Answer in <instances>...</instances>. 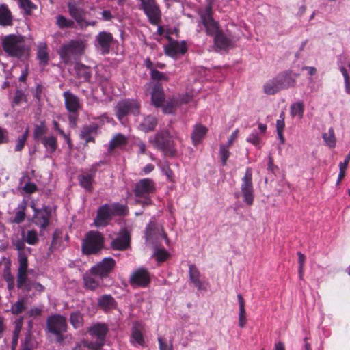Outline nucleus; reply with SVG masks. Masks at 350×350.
Here are the masks:
<instances>
[{
    "mask_svg": "<svg viewBox=\"0 0 350 350\" xmlns=\"http://www.w3.org/2000/svg\"><path fill=\"white\" fill-rule=\"evenodd\" d=\"M19 208L21 209L16 213L14 219V222L18 224L23 221L25 219V209L26 208V202L25 200L19 205Z\"/></svg>",
    "mask_w": 350,
    "mask_h": 350,
    "instance_id": "nucleus-46",
    "label": "nucleus"
},
{
    "mask_svg": "<svg viewBox=\"0 0 350 350\" xmlns=\"http://www.w3.org/2000/svg\"><path fill=\"white\" fill-rule=\"evenodd\" d=\"M54 129L65 139L67 143L70 144V139L68 135L59 128V124L56 121H53Z\"/></svg>",
    "mask_w": 350,
    "mask_h": 350,
    "instance_id": "nucleus-61",
    "label": "nucleus"
},
{
    "mask_svg": "<svg viewBox=\"0 0 350 350\" xmlns=\"http://www.w3.org/2000/svg\"><path fill=\"white\" fill-rule=\"evenodd\" d=\"M107 330L105 324L97 323L90 327L88 331L91 336L96 338V341L95 342L85 341L84 347L89 350H100L104 344Z\"/></svg>",
    "mask_w": 350,
    "mask_h": 350,
    "instance_id": "nucleus-7",
    "label": "nucleus"
},
{
    "mask_svg": "<svg viewBox=\"0 0 350 350\" xmlns=\"http://www.w3.org/2000/svg\"><path fill=\"white\" fill-rule=\"evenodd\" d=\"M102 279L103 278L98 276V275H94L90 272L83 277L85 287L90 290H94L99 286Z\"/></svg>",
    "mask_w": 350,
    "mask_h": 350,
    "instance_id": "nucleus-25",
    "label": "nucleus"
},
{
    "mask_svg": "<svg viewBox=\"0 0 350 350\" xmlns=\"http://www.w3.org/2000/svg\"><path fill=\"white\" fill-rule=\"evenodd\" d=\"M12 23V17L8 8L2 4L0 5V25L3 26L11 25Z\"/></svg>",
    "mask_w": 350,
    "mask_h": 350,
    "instance_id": "nucleus-28",
    "label": "nucleus"
},
{
    "mask_svg": "<svg viewBox=\"0 0 350 350\" xmlns=\"http://www.w3.org/2000/svg\"><path fill=\"white\" fill-rule=\"evenodd\" d=\"M77 77L84 81H88L91 77V69L83 64H77L75 67Z\"/></svg>",
    "mask_w": 350,
    "mask_h": 350,
    "instance_id": "nucleus-34",
    "label": "nucleus"
},
{
    "mask_svg": "<svg viewBox=\"0 0 350 350\" xmlns=\"http://www.w3.org/2000/svg\"><path fill=\"white\" fill-rule=\"evenodd\" d=\"M187 51V46L185 42H170L165 46V53L172 57H175L178 55H183Z\"/></svg>",
    "mask_w": 350,
    "mask_h": 350,
    "instance_id": "nucleus-20",
    "label": "nucleus"
},
{
    "mask_svg": "<svg viewBox=\"0 0 350 350\" xmlns=\"http://www.w3.org/2000/svg\"><path fill=\"white\" fill-rule=\"evenodd\" d=\"M304 105L301 101L293 103L290 107V114L292 118L297 117L301 119L304 117Z\"/></svg>",
    "mask_w": 350,
    "mask_h": 350,
    "instance_id": "nucleus-32",
    "label": "nucleus"
},
{
    "mask_svg": "<svg viewBox=\"0 0 350 350\" xmlns=\"http://www.w3.org/2000/svg\"><path fill=\"white\" fill-rule=\"evenodd\" d=\"M282 90L276 77L268 80L263 85L264 93L267 95H273Z\"/></svg>",
    "mask_w": 350,
    "mask_h": 350,
    "instance_id": "nucleus-26",
    "label": "nucleus"
},
{
    "mask_svg": "<svg viewBox=\"0 0 350 350\" xmlns=\"http://www.w3.org/2000/svg\"><path fill=\"white\" fill-rule=\"evenodd\" d=\"M150 77L153 80L157 81H167L168 77L166 74L159 72L157 70L154 69L150 72Z\"/></svg>",
    "mask_w": 350,
    "mask_h": 350,
    "instance_id": "nucleus-54",
    "label": "nucleus"
},
{
    "mask_svg": "<svg viewBox=\"0 0 350 350\" xmlns=\"http://www.w3.org/2000/svg\"><path fill=\"white\" fill-rule=\"evenodd\" d=\"M239 312V326L244 327L247 323L246 314L245 310V301L243 297L241 295H237Z\"/></svg>",
    "mask_w": 350,
    "mask_h": 350,
    "instance_id": "nucleus-31",
    "label": "nucleus"
},
{
    "mask_svg": "<svg viewBox=\"0 0 350 350\" xmlns=\"http://www.w3.org/2000/svg\"><path fill=\"white\" fill-rule=\"evenodd\" d=\"M154 256L156 258L157 261L161 262L169 257V253L164 249H157L154 251Z\"/></svg>",
    "mask_w": 350,
    "mask_h": 350,
    "instance_id": "nucleus-49",
    "label": "nucleus"
},
{
    "mask_svg": "<svg viewBox=\"0 0 350 350\" xmlns=\"http://www.w3.org/2000/svg\"><path fill=\"white\" fill-rule=\"evenodd\" d=\"M46 324L49 331L57 336V341L62 342V333L67 329L66 319L59 314L52 315L48 318Z\"/></svg>",
    "mask_w": 350,
    "mask_h": 350,
    "instance_id": "nucleus-8",
    "label": "nucleus"
},
{
    "mask_svg": "<svg viewBox=\"0 0 350 350\" xmlns=\"http://www.w3.org/2000/svg\"><path fill=\"white\" fill-rule=\"evenodd\" d=\"M145 14L152 23H156L159 19L160 12L154 0H147L141 5Z\"/></svg>",
    "mask_w": 350,
    "mask_h": 350,
    "instance_id": "nucleus-15",
    "label": "nucleus"
},
{
    "mask_svg": "<svg viewBox=\"0 0 350 350\" xmlns=\"http://www.w3.org/2000/svg\"><path fill=\"white\" fill-rule=\"evenodd\" d=\"M323 138L328 146L334 148L336 146L335 134L332 128H329L327 132L323 133Z\"/></svg>",
    "mask_w": 350,
    "mask_h": 350,
    "instance_id": "nucleus-41",
    "label": "nucleus"
},
{
    "mask_svg": "<svg viewBox=\"0 0 350 350\" xmlns=\"http://www.w3.org/2000/svg\"><path fill=\"white\" fill-rule=\"evenodd\" d=\"M189 273L191 282L193 283L198 289L204 288L202 282L200 280V272L195 265H189Z\"/></svg>",
    "mask_w": 350,
    "mask_h": 350,
    "instance_id": "nucleus-30",
    "label": "nucleus"
},
{
    "mask_svg": "<svg viewBox=\"0 0 350 350\" xmlns=\"http://www.w3.org/2000/svg\"><path fill=\"white\" fill-rule=\"evenodd\" d=\"M98 305L104 310L112 308L114 306L115 301L109 295H105L98 299Z\"/></svg>",
    "mask_w": 350,
    "mask_h": 350,
    "instance_id": "nucleus-38",
    "label": "nucleus"
},
{
    "mask_svg": "<svg viewBox=\"0 0 350 350\" xmlns=\"http://www.w3.org/2000/svg\"><path fill=\"white\" fill-rule=\"evenodd\" d=\"M63 96L66 109L70 113H75L80 108L79 98L68 91L64 92Z\"/></svg>",
    "mask_w": 350,
    "mask_h": 350,
    "instance_id": "nucleus-21",
    "label": "nucleus"
},
{
    "mask_svg": "<svg viewBox=\"0 0 350 350\" xmlns=\"http://www.w3.org/2000/svg\"><path fill=\"white\" fill-rule=\"evenodd\" d=\"M151 100L152 104L158 107L163 104L164 94L162 88L159 84L154 85L151 92Z\"/></svg>",
    "mask_w": 350,
    "mask_h": 350,
    "instance_id": "nucleus-24",
    "label": "nucleus"
},
{
    "mask_svg": "<svg viewBox=\"0 0 350 350\" xmlns=\"http://www.w3.org/2000/svg\"><path fill=\"white\" fill-rule=\"evenodd\" d=\"M157 123V119L152 116L145 117L143 121L139 124L138 128L145 132L152 131L156 126Z\"/></svg>",
    "mask_w": 350,
    "mask_h": 350,
    "instance_id": "nucleus-27",
    "label": "nucleus"
},
{
    "mask_svg": "<svg viewBox=\"0 0 350 350\" xmlns=\"http://www.w3.org/2000/svg\"><path fill=\"white\" fill-rule=\"evenodd\" d=\"M27 271H18L17 275V286L18 288H23L27 282Z\"/></svg>",
    "mask_w": 350,
    "mask_h": 350,
    "instance_id": "nucleus-53",
    "label": "nucleus"
},
{
    "mask_svg": "<svg viewBox=\"0 0 350 350\" xmlns=\"http://www.w3.org/2000/svg\"><path fill=\"white\" fill-rule=\"evenodd\" d=\"M42 314V309L39 308H33L29 310L27 312V314L29 317H37L40 316Z\"/></svg>",
    "mask_w": 350,
    "mask_h": 350,
    "instance_id": "nucleus-63",
    "label": "nucleus"
},
{
    "mask_svg": "<svg viewBox=\"0 0 350 350\" xmlns=\"http://www.w3.org/2000/svg\"><path fill=\"white\" fill-rule=\"evenodd\" d=\"M115 260L110 257L105 258L101 262L91 268V273L98 275L100 278H105L112 271L115 267Z\"/></svg>",
    "mask_w": 350,
    "mask_h": 350,
    "instance_id": "nucleus-14",
    "label": "nucleus"
},
{
    "mask_svg": "<svg viewBox=\"0 0 350 350\" xmlns=\"http://www.w3.org/2000/svg\"><path fill=\"white\" fill-rule=\"evenodd\" d=\"M113 41V38L111 33L101 31L96 36L94 45L102 55H105L109 53Z\"/></svg>",
    "mask_w": 350,
    "mask_h": 350,
    "instance_id": "nucleus-12",
    "label": "nucleus"
},
{
    "mask_svg": "<svg viewBox=\"0 0 350 350\" xmlns=\"http://www.w3.org/2000/svg\"><path fill=\"white\" fill-rule=\"evenodd\" d=\"M247 142L254 145L256 148H260V137L256 131L252 132L247 138Z\"/></svg>",
    "mask_w": 350,
    "mask_h": 350,
    "instance_id": "nucleus-47",
    "label": "nucleus"
},
{
    "mask_svg": "<svg viewBox=\"0 0 350 350\" xmlns=\"http://www.w3.org/2000/svg\"><path fill=\"white\" fill-rule=\"evenodd\" d=\"M46 132V127L43 124L41 123L39 125H36L34 129V137L36 139H38L42 137V136Z\"/></svg>",
    "mask_w": 350,
    "mask_h": 350,
    "instance_id": "nucleus-55",
    "label": "nucleus"
},
{
    "mask_svg": "<svg viewBox=\"0 0 350 350\" xmlns=\"http://www.w3.org/2000/svg\"><path fill=\"white\" fill-rule=\"evenodd\" d=\"M139 103L135 100H124L119 102L116 106V115L122 121L124 116L131 113L137 116L139 113Z\"/></svg>",
    "mask_w": 350,
    "mask_h": 350,
    "instance_id": "nucleus-9",
    "label": "nucleus"
},
{
    "mask_svg": "<svg viewBox=\"0 0 350 350\" xmlns=\"http://www.w3.org/2000/svg\"><path fill=\"white\" fill-rule=\"evenodd\" d=\"M25 302L23 299L18 300L12 305L11 312L14 314H18L25 310Z\"/></svg>",
    "mask_w": 350,
    "mask_h": 350,
    "instance_id": "nucleus-48",
    "label": "nucleus"
},
{
    "mask_svg": "<svg viewBox=\"0 0 350 350\" xmlns=\"http://www.w3.org/2000/svg\"><path fill=\"white\" fill-rule=\"evenodd\" d=\"M68 10L70 16L76 21L78 25L85 24L84 22L85 12L77 3L73 1H68Z\"/></svg>",
    "mask_w": 350,
    "mask_h": 350,
    "instance_id": "nucleus-18",
    "label": "nucleus"
},
{
    "mask_svg": "<svg viewBox=\"0 0 350 350\" xmlns=\"http://www.w3.org/2000/svg\"><path fill=\"white\" fill-rule=\"evenodd\" d=\"M36 189H37V187L36 185L33 183H31V182H28L23 187V190L26 193H32L33 192H35L36 191Z\"/></svg>",
    "mask_w": 350,
    "mask_h": 350,
    "instance_id": "nucleus-59",
    "label": "nucleus"
},
{
    "mask_svg": "<svg viewBox=\"0 0 350 350\" xmlns=\"http://www.w3.org/2000/svg\"><path fill=\"white\" fill-rule=\"evenodd\" d=\"M28 135V129H26L24 133L18 137L16 141V144L15 146V150L16 151H20L23 149L24 147L25 143L26 142L27 137Z\"/></svg>",
    "mask_w": 350,
    "mask_h": 350,
    "instance_id": "nucleus-51",
    "label": "nucleus"
},
{
    "mask_svg": "<svg viewBox=\"0 0 350 350\" xmlns=\"http://www.w3.org/2000/svg\"><path fill=\"white\" fill-rule=\"evenodd\" d=\"M128 139L126 136L121 133H118L113 136L110 141L109 148L113 149L114 148H122L126 145Z\"/></svg>",
    "mask_w": 350,
    "mask_h": 350,
    "instance_id": "nucleus-35",
    "label": "nucleus"
},
{
    "mask_svg": "<svg viewBox=\"0 0 350 350\" xmlns=\"http://www.w3.org/2000/svg\"><path fill=\"white\" fill-rule=\"evenodd\" d=\"M284 113L282 111L280 115V118L276 121V131H284Z\"/></svg>",
    "mask_w": 350,
    "mask_h": 350,
    "instance_id": "nucleus-58",
    "label": "nucleus"
},
{
    "mask_svg": "<svg viewBox=\"0 0 350 350\" xmlns=\"http://www.w3.org/2000/svg\"><path fill=\"white\" fill-rule=\"evenodd\" d=\"M22 328V319L18 321V322L16 323L15 326V329L13 333V338H12V348H14L18 343V339L19 333Z\"/></svg>",
    "mask_w": 350,
    "mask_h": 350,
    "instance_id": "nucleus-50",
    "label": "nucleus"
},
{
    "mask_svg": "<svg viewBox=\"0 0 350 350\" xmlns=\"http://www.w3.org/2000/svg\"><path fill=\"white\" fill-rule=\"evenodd\" d=\"M236 198H242L243 202L252 206L254 201V190L252 183V172L247 168L244 176L241 178L240 191L234 193Z\"/></svg>",
    "mask_w": 350,
    "mask_h": 350,
    "instance_id": "nucleus-3",
    "label": "nucleus"
},
{
    "mask_svg": "<svg viewBox=\"0 0 350 350\" xmlns=\"http://www.w3.org/2000/svg\"><path fill=\"white\" fill-rule=\"evenodd\" d=\"M104 238L96 231H90L85 237L82 243L83 252L85 254L96 253L103 247Z\"/></svg>",
    "mask_w": 350,
    "mask_h": 350,
    "instance_id": "nucleus-6",
    "label": "nucleus"
},
{
    "mask_svg": "<svg viewBox=\"0 0 350 350\" xmlns=\"http://www.w3.org/2000/svg\"><path fill=\"white\" fill-rule=\"evenodd\" d=\"M155 190L154 183L150 178H144L139 180L135 185V194L136 202L142 205H148L151 203L150 194Z\"/></svg>",
    "mask_w": 350,
    "mask_h": 350,
    "instance_id": "nucleus-5",
    "label": "nucleus"
},
{
    "mask_svg": "<svg viewBox=\"0 0 350 350\" xmlns=\"http://www.w3.org/2000/svg\"><path fill=\"white\" fill-rule=\"evenodd\" d=\"M144 326L141 322H135L133 325L131 335V342L134 345H139L143 347L145 343L144 338Z\"/></svg>",
    "mask_w": 350,
    "mask_h": 350,
    "instance_id": "nucleus-16",
    "label": "nucleus"
},
{
    "mask_svg": "<svg viewBox=\"0 0 350 350\" xmlns=\"http://www.w3.org/2000/svg\"><path fill=\"white\" fill-rule=\"evenodd\" d=\"M130 237L127 232L124 231L120 236L114 239L111 242L113 249L125 250L129 245Z\"/></svg>",
    "mask_w": 350,
    "mask_h": 350,
    "instance_id": "nucleus-23",
    "label": "nucleus"
},
{
    "mask_svg": "<svg viewBox=\"0 0 350 350\" xmlns=\"http://www.w3.org/2000/svg\"><path fill=\"white\" fill-rule=\"evenodd\" d=\"M96 132V127L94 126H84L81 133V137L88 143L94 141V135Z\"/></svg>",
    "mask_w": 350,
    "mask_h": 350,
    "instance_id": "nucleus-36",
    "label": "nucleus"
},
{
    "mask_svg": "<svg viewBox=\"0 0 350 350\" xmlns=\"http://www.w3.org/2000/svg\"><path fill=\"white\" fill-rule=\"evenodd\" d=\"M56 24L61 29L72 28L75 25V23L72 20L62 15H59L56 17Z\"/></svg>",
    "mask_w": 350,
    "mask_h": 350,
    "instance_id": "nucleus-40",
    "label": "nucleus"
},
{
    "mask_svg": "<svg viewBox=\"0 0 350 350\" xmlns=\"http://www.w3.org/2000/svg\"><path fill=\"white\" fill-rule=\"evenodd\" d=\"M37 57L41 65H46L49 61L47 45L44 42H40L38 46Z\"/></svg>",
    "mask_w": 350,
    "mask_h": 350,
    "instance_id": "nucleus-33",
    "label": "nucleus"
},
{
    "mask_svg": "<svg viewBox=\"0 0 350 350\" xmlns=\"http://www.w3.org/2000/svg\"><path fill=\"white\" fill-rule=\"evenodd\" d=\"M42 143L48 152L53 153L57 148V139L53 135L42 137Z\"/></svg>",
    "mask_w": 350,
    "mask_h": 350,
    "instance_id": "nucleus-37",
    "label": "nucleus"
},
{
    "mask_svg": "<svg viewBox=\"0 0 350 350\" xmlns=\"http://www.w3.org/2000/svg\"><path fill=\"white\" fill-rule=\"evenodd\" d=\"M207 131L206 128L201 124L196 125L191 134L193 144L196 146L198 144Z\"/></svg>",
    "mask_w": 350,
    "mask_h": 350,
    "instance_id": "nucleus-29",
    "label": "nucleus"
},
{
    "mask_svg": "<svg viewBox=\"0 0 350 350\" xmlns=\"http://www.w3.org/2000/svg\"><path fill=\"white\" fill-rule=\"evenodd\" d=\"M298 75H292L291 72H284L276 76V79L282 90L292 88L295 85Z\"/></svg>",
    "mask_w": 350,
    "mask_h": 350,
    "instance_id": "nucleus-22",
    "label": "nucleus"
},
{
    "mask_svg": "<svg viewBox=\"0 0 350 350\" xmlns=\"http://www.w3.org/2000/svg\"><path fill=\"white\" fill-rule=\"evenodd\" d=\"M21 8H22L26 14H30L31 11L36 8V5L31 0H18Z\"/></svg>",
    "mask_w": 350,
    "mask_h": 350,
    "instance_id": "nucleus-43",
    "label": "nucleus"
},
{
    "mask_svg": "<svg viewBox=\"0 0 350 350\" xmlns=\"http://www.w3.org/2000/svg\"><path fill=\"white\" fill-rule=\"evenodd\" d=\"M94 176L91 174H83L79 178V183L81 187L86 190L90 191L92 189V184Z\"/></svg>",
    "mask_w": 350,
    "mask_h": 350,
    "instance_id": "nucleus-42",
    "label": "nucleus"
},
{
    "mask_svg": "<svg viewBox=\"0 0 350 350\" xmlns=\"http://www.w3.org/2000/svg\"><path fill=\"white\" fill-rule=\"evenodd\" d=\"M4 51L10 56L19 57L25 52L23 37L19 35L10 34L2 40Z\"/></svg>",
    "mask_w": 350,
    "mask_h": 350,
    "instance_id": "nucleus-4",
    "label": "nucleus"
},
{
    "mask_svg": "<svg viewBox=\"0 0 350 350\" xmlns=\"http://www.w3.org/2000/svg\"><path fill=\"white\" fill-rule=\"evenodd\" d=\"M238 135H239V130L238 129L234 130L232 132V133L231 134V135L228 137L227 143L225 145L230 148L231 146V145L232 144V143L234 142V141H235L236 139L237 138Z\"/></svg>",
    "mask_w": 350,
    "mask_h": 350,
    "instance_id": "nucleus-62",
    "label": "nucleus"
},
{
    "mask_svg": "<svg viewBox=\"0 0 350 350\" xmlns=\"http://www.w3.org/2000/svg\"><path fill=\"white\" fill-rule=\"evenodd\" d=\"M31 207L34 211V215L32 218L33 223L38 226L41 230H44L49 224L51 217L50 211L46 207L42 209H37L36 208V204L33 202L31 203Z\"/></svg>",
    "mask_w": 350,
    "mask_h": 350,
    "instance_id": "nucleus-11",
    "label": "nucleus"
},
{
    "mask_svg": "<svg viewBox=\"0 0 350 350\" xmlns=\"http://www.w3.org/2000/svg\"><path fill=\"white\" fill-rule=\"evenodd\" d=\"M87 47L85 40H72L61 46L59 55L65 64H68L83 55Z\"/></svg>",
    "mask_w": 350,
    "mask_h": 350,
    "instance_id": "nucleus-2",
    "label": "nucleus"
},
{
    "mask_svg": "<svg viewBox=\"0 0 350 350\" xmlns=\"http://www.w3.org/2000/svg\"><path fill=\"white\" fill-rule=\"evenodd\" d=\"M219 157L221 159L222 165H226L227 160L230 156L229 147L224 144H221L219 146Z\"/></svg>",
    "mask_w": 350,
    "mask_h": 350,
    "instance_id": "nucleus-44",
    "label": "nucleus"
},
{
    "mask_svg": "<svg viewBox=\"0 0 350 350\" xmlns=\"http://www.w3.org/2000/svg\"><path fill=\"white\" fill-rule=\"evenodd\" d=\"M112 215L111 208L109 205L102 206L97 211V215L94 220L95 226L97 227L105 226Z\"/></svg>",
    "mask_w": 350,
    "mask_h": 350,
    "instance_id": "nucleus-19",
    "label": "nucleus"
},
{
    "mask_svg": "<svg viewBox=\"0 0 350 350\" xmlns=\"http://www.w3.org/2000/svg\"><path fill=\"white\" fill-rule=\"evenodd\" d=\"M200 21L204 25L208 35L214 36L215 46L221 49H226L233 44L232 37L220 30L217 22L212 18L211 6L208 5L203 10L199 12Z\"/></svg>",
    "mask_w": 350,
    "mask_h": 350,
    "instance_id": "nucleus-1",
    "label": "nucleus"
},
{
    "mask_svg": "<svg viewBox=\"0 0 350 350\" xmlns=\"http://www.w3.org/2000/svg\"><path fill=\"white\" fill-rule=\"evenodd\" d=\"M70 321L74 328L78 329L81 327L83 324L82 314L79 312H72L70 316Z\"/></svg>",
    "mask_w": 350,
    "mask_h": 350,
    "instance_id": "nucleus-39",
    "label": "nucleus"
},
{
    "mask_svg": "<svg viewBox=\"0 0 350 350\" xmlns=\"http://www.w3.org/2000/svg\"><path fill=\"white\" fill-rule=\"evenodd\" d=\"M19 267L18 271H27V259L26 255L23 252L18 253Z\"/></svg>",
    "mask_w": 350,
    "mask_h": 350,
    "instance_id": "nucleus-52",
    "label": "nucleus"
},
{
    "mask_svg": "<svg viewBox=\"0 0 350 350\" xmlns=\"http://www.w3.org/2000/svg\"><path fill=\"white\" fill-rule=\"evenodd\" d=\"M23 239L30 245H35L38 240L37 232L34 230H28L26 234H23Z\"/></svg>",
    "mask_w": 350,
    "mask_h": 350,
    "instance_id": "nucleus-45",
    "label": "nucleus"
},
{
    "mask_svg": "<svg viewBox=\"0 0 350 350\" xmlns=\"http://www.w3.org/2000/svg\"><path fill=\"white\" fill-rule=\"evenodd\" d=\"M174 109V102L171 100L167 102L163 107V111L165 113H172Z\"/></svg>",
    "mask_w": 350,
    "mask_h": 350,
    "instance_id": "nucleus-60",
    "label": "nucleus"
},
{
    "mask_svg": "<svg viewBox=\"0 0 350 350\" xmlns=\"http://www.w3.org/2000/svg\"><path fill=\"white\" fill-rule=\"evenodd\" d=\"M102 20L104 21H109L113 18V15L109 10H105L101 12Z\"/></svg>",
    "mask_w": 350,
    "mask_h": 350,
    "instance_id": "nucleus-64",
    "label": "nucleus"
},
{
    "mask_svg": "<svg viewBox=\"0 0 350 350\" xmlns=\"http://www.w3.org/2000/svg\"><path fill=\"white\" fill-rule=\"evenodd\" d=\"M145 237L147 244L154 245L160 239H164L168 243L167 235L163 228L154 223H150L147 226Z\"/></svg>",
    "mask_w": 350,
    "mask_h": 350,
    "instance_id": "nucleus-10",
    "label": "nucleus"
},
{
    "mask_svg": "<svg viewBox=\"0 0 350 350\" xmlns=\"http://www.w3.org/2000/svg\"><path fill=\"white\" fill-rule=\"evenodd\" d=\"M149 142L159 150H161L165 152H172L170 150L171 139L169 133L166 131L157 133L154 138L149 139Z\"/></svg>",
    "mask_w": 350,
    "mask_h": 350,
    "instance_id": "nucleus-13",
    "label": "nucleus"
},
{
    "mask_svg": "<svg viewBox=\"0 0 350 350\" xmlns=\"http://www.w3.org/2000/svg\"><path fill=\"white\" fill-rule=\"evenodd\" d=\"M159 350H172V344H168L167 340L163 337L158 338Z\"/></svg>",
    "mask_w": 350,
    "mask_h": 350,
    "instance_id": "nucleus-57",
    "label": "nucleus"
},
{
    "mask_svg": "<svg viewBox=\"0 0 350 350\" xmlns=\"http://www.w3.org/2000/svg\"><path fill=\"white\" fill-rule=\"evenodd\" d=\"M131 282L133 285L144 287L150 282V274L148 271L139 268L133 272L131 276Z\"/></svg>",
    "mask_w": 350,
    "mask_h": 350,
    "instance_id": "nucleus-17",
    "label": "nucleus"
},
{
    "mask_svg": "<svg viewBox=\"0 0 350 350\" xmlns=\"http://www.w3.org/2000/svg\"><path fill=\"white\" fill-rule=\"evenodd\" d=\"M110 207L111 208L113 215H124L126 211V207L124 205L118 203L110 206Z\"/></svg>",
    "mask_w": 350,
    "mask_h": 350,
    "instance_id": "nucleus-56",
    "label": "nucleus"
}]
</instances>
